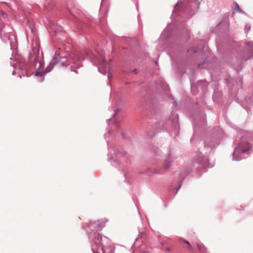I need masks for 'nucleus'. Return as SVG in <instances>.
<instances>
[{
  "label": "nucleus",
  "instance_id": "nucleus-6",
  "mask_svg": "<svg viewBox=\"0 0 253 253\" xmlns=\"http://www.w3.org/2000/svg\"><path fill=\"white\" fill-rule=\"evenodd\" d=\"M101 250H102V253H104V251H103V248H102V247H101Z\"/></svg>",
  "mask_w": 253,
  "mask_h": 253
},
{
  "label": "nucleus",
  "instance_id": "nucleus-1",
  "mask_svg": "<svg viewBox=\"0 0 253 253\" xmlns=\"http://www.w3.org/2000/svg\"><path fill=\"white\" fill-rule=\"evenodd\" d=\"M56 62H57V59H56L55 58H53L52 60L50 65L46 68L45 71L46 72H49L52 69V68L53 67V66L56 64Z\"/></svg>",
  "mask_w": 253,
  "mask_h": 253
},
{
  "label": "nucleus",
  "instance_id": "nucleus-2",
  "mask_svg": "<svg viewBox=\"0 0 253 253\" xmlns=\"http://www.w3.org/2000/svg\"><path fill=\"white\" fill-rule=\"evenodd\" d=\"M172 163V162L170 158H168L165 163H164V167L166 169H168L171 166V164Z\"/></svg>",
  "mask_w": 253,
  "mask_h": 253
},
{
  "label": "nucleus",
  "instance_id": "nucleus-7",
  "mask_svg": "<svg viewBox=\"0 0 253 253\" xmlns=\"http://www.w3.org/2000/svg\"><path fill=\"white\" fill-rule=\"evenodd\" d=\"M134 72L135 73H137V72H136V69H135V70H134Z\"/></svg>",
  "mask_w": 253,
  "mask_h": 253
},
{
  "label": "nucleus",
  "instance_id": "nucleus-8",
  "mask_svg": "<svg viewBox=\"0 0 253 253\" xmlns=\"http://www.w3.org/2000/svg\"><path fill=\"white\" fill-rule=\"evenodd\" d=\"M167 251H169V248H168L167 249Z\"/></svg>",
  "mask_w": 253,
  "mask_h": 253
},
{
  "label": "nucleus",
  "instance_id": "nucleus-9",
  "mask_svg": "<svg viewBox=\"0 0 253 253\" xmlns=\"http://www.w3.org/2000/svg\"><path fill=\"white\" fill-rule=\"evenodd\" d=\"M68 65H69L68 63L65 65V66H68Z\"/></svg>",
  "mask_w": 253,
  "mask_h": 253
},
{
  "label": "nucleus",
  "instance_id": "nucleus-4",
  "mask_svg": "<svg viewBox=\"0 0 253 253\" xmlns=\"http://www.w3.org/2000/svg\"><path fill=\"white\" fill-rule=\"evenodd\" d=\"M184 242L185 244H187V245H188L189 246V248H190V247H191V245H190V243H189V242L188 241H184Z\"/></svg>",
  "mask_w": 253,
  "mask_h": 253
},
{
  "label": "nucleus",
  "instance_id": "nucleus-3",
  "mask_svg": "<svg viewBox=\"0 0 253 253\" xmlns=\"http://www.w3.org/2000/svg\"><path fill=\"white\" fill-rule=\"evenodd\" d=\"M34 74L36 76H42L43 74L41 72H36Z\"/></svg>",
  "mask_w": 253,
  "mask_h": 253
},
{
  "label": "nucleus",
  "instance_id": "nucleus-5",
  "mask_svg": "<svg viewBox=\"0 0 253 253\" xmlns=\"http://www.w3.org/2000/svg\"><path fill=\"white\" fill-rule=\"evenodd\" d=\"M236 8L238 9V10H240V8H239V5L236 4Z\"/></svg>",
  "mask_w": 253,
  "mask_h": 253
}]
</instances>
